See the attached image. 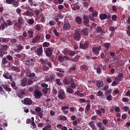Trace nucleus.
<instances>
[{
  "label": "nucleus",
  "mask_w": 130,
  "mask_h": 130,
  "mask_svg": "<svg viewBox=\"0 0 130 130\" xmlns=\"http://www.w3.org/2000/svg\"><path fill=\"white\" fill-rule=\"evenodd\" d=\"M104 124V125H107L108 123V120L107 119H104L102 120V122L100 121L97 123L96 125L98 127H99L100 130H104L105 129V126L104 125H102V124Z\"/></svg>",
  "instance_id": "1"
},
{
  "label": "nucleus",
  "mask_w": 130,
  "mask_h": 130,
  "mask_svg": "<svg viewBox=\"0 0 130 130\" xmlns=\"http://www.w3.org/2000/svg\"><path fill=\"white\" fill-rule=\"evenodd\" d=\"M35 110L36 113H37V115L39 116L40 118H42L43 116V111H42V109L40 108V107H37Z\"/></svg>",
  "instance_id": "2"
},
{
  "label": "nucleus",
  "mask_w": 130,
  "mask_h": 130,
  "mask_svg": "<svg viewBox=\"0 0 130 130\" xmlns=\"http://www.w3.org/2000/svg\"><path fill=\"white\" fill-rule=\"evenodd\" d=\"M22 103L24 105H32L33 101L30 98H25L21 101Z\"/></svg>",
  "instance_id": "3"
},
{
  "label": "nucleus",
  "mask_w": 130,
  "mask_h": 130,
  "mask_svg": "<svg viewBox=\"0 0 130 130\" xmlns=\"http://www.w3.org/2000/svg\"><path fill=\"white\" fill-rule=\"evenodd\" d=\"M74 39L75 41H80L81 40V34L78 30L75 31Z\"/></svg>",
  "instance_id": "4"
},
{
  "label": "nucleus",
  "mask_w": 130,
  "mask_h": 130,
  "mask_svg": "<svg viewBox=\"0 0 130 130\" xmlns=\"http://www.w3.org/2000/svg\"><path fill=\"white\" fill-rule=\"evenodd\" d=\"M52 49L50 47L47 48L45 50V53L46 56H48V57H49L52 55Z\"/></svg>",
  "instance_id": "5"
},
{
  "label": "nucleus",
  "mask_w": 130,
  "mask_h": 130,
  "mask_svg": "<svg viewBox=\"0 0 130 130\" xmlns=\"http://www.w3.org/2000/svg\"><path fill=\"white\" fill-rule=\"evenodd\" d=\"M89 47V41H87L84 44L80 43L79 48L81 49H87Z\"/></svg>",
  "instance_id": "6"
},
{
  "label": "nucleus",
  "mask_w": 130,
  "mask_h": 130,
  "mask_svg": "<svg viewBox=\"0 0 130 130\" xmlns=\"http://www.w3.org/2000/svg\"><path fill=\"white\" fill-rule=\"evenodd\" d=\"M34 96L36 99H40L42 96V92L38 90L34 91Z\"/></svg>",
  "instance_id": "7"
},
{
  "label": "nucleus",
  "mask_w": 130,
  "mask_h": 130,
  "mask_svg": "<svg viewBox=\"0 0 130 130\" xmlns=\"http://www.w3.org/2000/svg\"><path fill=\"white\" fill-rule=\"evenodd\" d=\"M35 59L34 58L31 57V56L28 57L27 59L25 60V63L26 66H30L31 62H35Z\"/></svg>",
  "instance_id": "8"
},
{
  "label": "nucleus",
  "mask_w": 130,
  "mask_h": 130,
  "mask_svg": "<svg viewBox=\"0 0 130 130\" xmlns=\"http://www.w3.org/2000/svg\"><path fill=\"white\" fill-rule=\"evenodd\" d=\"M57 96L59 98V99H60L61 100H63V99L66 98V94L64 91L62 90L59 91Z\"/></svg>",
  "instance_id": "9"
},
{
  "label": "nucleus",
  "mask_w": 130,
  "mask_h": 130,
  "mask_svg": "<svg viewBox=\"0 0 130 130\" xmlns=\"http://www.w3.org/2000/svg\"><path fill=\"white\" fill-rule=\"evenodd\" d=\"M101 46H99L96 47H93L92 48V52L95 55H98L99 54V52L100 51V50L102 49Z\"/></svg>",
  "instance_id": "10"
},
{
  "label": "nucleus",
  "mask_w": 130,
  "mask_h": 130,
  "mask_svg": "<svg viewBox=\"0 0 130 130\" xmlns=\"http://www.w3.org/2000/svg\"><path fill=\"white\" fill-rule=\"evenodd\" d=\"M95 112L97 115H99V116H101V115H102V113L103 114H105V109L102 108L100 109V110H96Z\"/></svg>",
  "instance_id": "11"
},
{
  "label": "nucleus",
  "mask_w": 130,
  "mask_h": 130,
  "mask_svg": "<svg viewBox=\"0 0 130 130\" xmlns=\"http://www.w3.org/2000/svg\"><path fill=\"white\" fill-rule=\"evenodd\" d=\"M96 86L99 88H102V87H103V86H104V82H103V81L99 80L96 81Z\"/></svg>",
  "instance_id": "12"
},
{
  "label": "nucleus",
  "mask_w": 130,
  "mask_h": 130,
  "mask_svg": "<svg viewBox=\"0 0 130 130\" xmlns=\"http://www.w3.org/2000/svg\"><path fill=\"white\" fill-rule=\"evenodd\" d=\"M71 24L69 22H64L63 26V29L66 31L70 30L71 29Z\"/></svg>",
  "instance_id": "13"
},
{
  "label": "nucleus",
  "mask_w": 130,
  "mask_h": 130,
  "mask_svg": "<svg viewBox=\"0 0 130 130\" xmlns=\"http://www.w3.org/2000/svg\"><path fill=\"white\" fill-rule=\"evenodd\" d=\"M36 53L38 56L42 55V53H43V49L42 48V47H40L37 49Z\"/></svg>",
  "instance_id": "14"
},
{
  "label": "nucleus",
  "mask_w": 130,
  "mask_h": 130,
  "mask_svg": "<svg viewBox=\"0 0 130 130\" xmlns=\"http://www.w3.org/2000/svg\"><path fill=\"white\" fill-rule=\"evenodd\" d=\"M20 85L21 87H26L27 86V78L24 77L21 80Z\"/></svg>",
  "instance_id": "15"
},
{
  "label": "nucleus",
  "mask_w": 130,
  "mask_h": 130,
  "mask_svg": "<svg viewBox=\"0 0 130 130\" xmlns=\"http://www.w3.org/2000/svg\"><path fill=\"white\" fill-rule=\"evenodd\" d=\"M25 94H26V92H25V90L24 89H21L18 93V97L22 99L25 96Z\"/></svg>",
  "instance_id": "16"
},
{
  "label": "nucleus",
  "mask_w": 130,
  "mask_h": 130,
  "mask_svg": "<svg viewBox=\"0 0 130 130\" xmlns=\"http://www.w3.org/2000/svg\"><path fill=\"white\" fill-rule=\"evenodd\" d=\"M96 96H98L99 97H101V99H105V96L103 94V91L101 90H99L96 92Z\"/></svg>",
  "instance_id": "17"
},
{
  "label": "nucleus",
  "mask_w": 130,
  "mask_h": 130,
  "mask_svg": "<svg viewBox=\"0 0 130 130\" xmlns=\"http://www.w3.org/2000/svg\"><path fill=\"white\" fill-rule=\"evenodd\" d=\"M83 19L84 20L83 23L85 26H87L89 24V18L86 15H84Z\"/></svg>",
  "instance_id": "18"
},
{
  "label": "nucleus",
  "mask_w": 130,
  "mask_h": 130,
  "mask_svg": "<svg viewBox=\"0 0 130 130\" xmlns=\"http://www.w3.org/2000/svg\"><path fill=\"white\" fill-rule=\"evenodd\" d=\"M104 47L106 48V51H108L111 48V44L109 43H105L104 44Z\"/></svg>",
  "instance_id": "19"
},
{
  "label": "nucleus",
  "mask_w": 130,
  "mask_h": 130,
  "mask_svg": "<svg viewBox=\"0 0 130 130\" xmlns=\"http://www.w3.org/2000/svg\"><path fill=\"white\" fill-rule=\"evenodd\" d=\"M123 77V74L122 73H119L118 75V76L116 77V80L117 81H119V82H121L122 81V77Z\"/></svg>",
  "instance_id": "20"
},
{
  "label": "nucleus",
  "mask_w": 130,
  "mask_h": 130,
  "mask_svg": "<svg viewBox=\"0 0 130 130\" xmlns=\"http://www.w3.org/2000/svg\"><path fill=\"white\" fill-rule=\"evenodd\" d=\"M81 32L83 34V35H85V36H88V35H89V32H88V28L87 27L83 28L81 30Z\"/></svg>",
  "instance_id": "21"
},
{
  "label": "nucleus",
  "mask_w": 130,
  "mask_h": 130,
  "mask_svg": "<svg viewBox=\"0 0 130 130\" xmlns=\"http://www.w3.org/2000/svg\"><path fill=\"white\" fill-rule=\"evenodd\" d=\"M75 21L77 24H79V25H81V24H82V19L80 16H77L75 18Z\"/></svg>",
  "instance_id": "22"
},
{
  "label": "nucleus",
  "mask_w": 130,
  "mask_h": 130,
  "mask_svg": "<svg viewBox=\"0 0 130 130\" xmlns=\"http://www.w3.org/2000/svg\"><path fill=\"white\" fill-rule=\"evenodd\" d=\"M22 15L23 16H29V17H32V16H33V13H32L29 11H27L24 12Z\"/></svg>",
  "instance_id": "23"
},
{
  "label": "nucleus",
  "mask_w": 130,
  "mask_h": 130,
  "mask_svg": "<svg viewBox=\"0 0 130 130\" xmlns=\"http://www.w3.org/2000/svg\"><path fill=\"white\" fill-rule=\"evenodd\" d=\"M66 91H67L69 94H74V90L70 87H66Z\"/></svg>",
  "instance_id": "24"
},
{
  "label": "nucleus",
  "mask_w": 130,
  "mask_h": 130,
  "mask_svg": "<svg viewBox=\"0 0 130 130\" xmlns=\"http://www.w3.org/2000/svg\"><path fill=\"white\" fill-rule=\"evenodd\" d=\"M48 61V59H45L42 58L40 59V62H41L42 64H43V66H45V64L47 63Z\"/></svg>",
  "instance_id": "25"
},
{
  "label": "nucleus",
  "mask_w": 130,
  "mask_h": 130,
  "mask_svg": "<svg viewBox=\"0 0 130 130\" xmlns=\"http://www.w3.org/2000/svg\"><path fill=\"white\" fill-rule=\"evenodd\" d=\"M18 23L20 25H24L25 23L24 22V19L22 17H19L18 20Z\"/></svg>",
  "instance_id": "26"
},
{
  "label": "nucleus",
  "mask_w": 130,
  "mask_h": 130,
  "mask_svg": "<svg viewBox=\"0 0 130 130\" xmlns=\"http://www.w3.org/2000/svg\"><path fill=\"white\" fill-rule=\"evenodd\" d=\"M63 83L64 85H70L71 84V82L68 79V78H64L63 80Z\"/></svg>",
  "instance_id": "27"
},
{
  "label": "nucleus",
  "mask_w": 130,
  "mask_h": 130,
  "mask_svg": "<svg viewBox=\"0 0 130 130\" xmlns=\"http://www.w3.org/2000/svg\"><path fill=\"white\" fill-rule=\"evenodd\" d=\"M80 69L82 71H84V72H86V71L88 70V66L86 64H83L81 66Z\"/></svg>",
  "instance_id": "28"
},
{
  "label": "nucleus",
  "mask_w": 130,
  "mask_h": 130,
  "mask_svg": "<svg viewBox=\"0 0 130 130\" xmlns=\"http://www.w3.org/2000/svg\"><path fill=\"white\" fill-rule=\"evenodd\" d=\"M100 18L101 20H105V19H107V15L105 14H102L100 15Z\"/></svg>",
  "instance_id": "29"
},
{
  "label": "nucleus",
  "mask_w": 130,
  "mask_h": 130,
  "mask_svg": "<svg viewBox=\"0 0 130 130\" xmlns=\"http://www.w3.org/2000/svg\"><path fill=\"white\" fill-rule=\"evenodd\" d=\"M11 87H12L13 88V89H14V90H18V86H17V85H16V83L15 82V81L12 82Z\"/></svg>",
  "instance_id": "30"
},
{
  "label": "nucleus",
  "mask_w": 130,
  "mask_h": 130,
  "mask_svg": "<svg viewBox=\"0 0 130 130\" xmlns=\"http://www.w3.org/2000/svg\"><path fill=\"white\" fill-rule=\"evenodd\" d=\"M90 127H91L92 129H96V127L95 126L94 124V121H91L89 123Z\"/></svg>",
  "instance_id": "31"
},
{
  "label": "nucleus",
  "mask_w": 130,
  "mask_h": 130,
  "mask_svg": "<svg viewBox=\"0 0 130 130\" xmlns=\"http://www.w3.org/2000/svg\"><path fill=\"white\" fill-rule=\"evenodd\" d=\"M27 77H28V78H29L30 79H32V80H34V78L36 77V74H35V73H32L28 75Z\"/></svg>",
  "instance_id": "32"
},
{
  "label": "nucleus",
  "mask_w": 130,
  "mask_h": 130,
  "mask_svg": "<svg viewBox=\"0 0 130 130\" xmlns=\"http://www.w3.org/2000/svg\"><path fill=\"white\" fill-rule=\"evenodd\" d=\"M91 16L97 18V17H98V12L96 11V10H94L91 13Z\"/></svg>",
  "instance_id": "33"
},
{
  "label": "nucleus",
  "mask_w": 130,
  "mask_h": 130,
  "mask_svg": "<svg viewBox=\"0 0 130 130\" xmlns=\"http://www.w3.org/2000/svg\"><path fill=\"white\" fill-rule=\"evenodd\" d=\"M3 88L7 91V92H11L12 91V88L8 87L7 85H3Z\"/></svg>",
  "instance_id": "34"
},
{
  "label": "nucleus",
  "mask_w": 130,
  "mask_h": 130,
  "mask_svg": "<svg viewBox=\"0 0 130 130\" xmlns=\"http://www.w3.org/2000/svg\"><path fill=\"white\" fill-rule=\"evenodd\" d=\"M9 38H1V42H9Z\"/></svg>",
  "instance_id": "35"
},
{
  "label": "nucleus",
  "mask_w": 130,
  "mask_h": 130,
  "mask_svg": "<svg viewBox=\"0 0 130 130\" xmlns=\"http://www.w3.org/2000/svg\"><path fill=\"white\" fill-rule=\"evenodd\" d=\"M27 23L29 24V25H33V24H34V19H29L27 21Z\"/></svg>",
  "instance_id": "36"
},
{
  "label": "nucleus",
  "mask_w": 130,
  "mask_h": 130,
  "mask_svg": "<svg viewBox=\"0 0 130 130\" xmlns=\"http://www.w3.org/2000/svg\"><path fill=\"white\" fill-rule=\"evenodd\" d=\"M42 92L43 94H45V95H46V94H47V93L48 92V88H43Z\"/></svg>",
  "instance_id": "37"
},
{
  "label": "nucleus",
  "mask_w": 130,
  "mask_h": 130,
  "mask_svg": "<svg viewBox=\"0 0 130 130\" xmlns=\"http://www.w3.org/2000/svg\"><path fill=\"white\" fill-rule=\"evenodd\" d=\"M43 47H49L50 44L47 42H45L43 43Z\"/></svg>",
  "instance_id": "38"
},
{
  "label": "nucleus",
  "mask_w": 130,
  "mask_h": 130,
  "mask_svg": "<svg viewBox=\"0 0 130 130\" xmlns=\"http://www.w3.org/2000/svg\"><path fill=\"white\" fill-rule=\"evenodd\" d=\"M69 55H71V56H74L76 54V51L70 50L68 52Z\"/></svg>",
  "instance_id": "39"
},
{
  "label": "nucleus",
  "mask_w": 130,
  "mask_h": 130,
  "mask_svg": "<svg viewBox=\"0 0 130 130\" xmlns=\"http://www.w3.org/2000/svg\"><path fill=\"white\" fill-rule=\"evenodd\" d=\"M9 62V61H8V60H7V58H6V57H4L2 59V63L3 64H7V63H8Z\"/></svg>",
  "instance_id": "40"
},
{
  "label": "nucleus",
  "mask_w": 130,
  "mask_h": 130,
  "mask_svg": "<svg viewBox=\"0 0 130 130\" xmlns=\"http://www.w3.org/2000/svg\"><path fill=\"white\" fill-rule=\"evenodd\" d=\"M27 33L30 37V38H33V34H34V32L32 30H28L27 31Z\"/></svg>",
  "instance_id": "41"
},
{
  "label": "nucleus",
  "mask_w": 130,
  "mask_h": 130,
  "mask_svg": "<svg viewBox=\"0 0 130 130\" xmlns=\"http://www.w3.org/2000/svg\"><path fill=\"white\" fill-rule=\"evenodd\" d=\"M106 99H107V100H108V101H112V95H111V94H109V95H106Z\"/></svg>",
  "instance_id": "42"
},
{
  "label": "nucleus",
  "mask_w": 130,
  "mask_h": 130,
  "mask_svg": "<svg viewBox=\"0 0 130 130\" xmlns=\"http://www.w3.org/2000/svg\"><path fill=\"white\" fill-rule=\"evenodd\" d=\"M79 102H82V103H85V102H87V103H90V101L89 100L86 101V99H80Z\"/></svg>",
  "instance_id": "43"
},
{
  "label": "nucleus",
  "mask_w": 130,
  "mask_h": 130,
  "mask_svg": "<svg viewBox=\"0 0 130 130\" xmlns=\"http://www.w3.org/2000/svg\"><path fill=\"white\" fill-rule=\"evenodd\" d=\"M80 59V56L79 55L75 56L73 59V61H77V60H79Z\"/></svg>",
  "instance_id": "44"
},
{
  "label": "nucleus",
  "mask_w": 130,
  "mask_h": 130,
  "mask_svg": "<svg viewBox=\"0 0 130 130\" xmlns=\"http://www.w3.org/2000/svg\"><path fill=\"white\" fill-rule=\"evenodd\" d=\"M56 84L58 85V86H61V85H62L60 82V79L58 78L56 79Z\"/></svg>",
  "instance_id": "45"
},
{
  "label": "nucleus",
  "mask_w": 130,
  "mask_h": 130,
  "mask_svg": "<svg viewBox=\"0 0 130 130\" xmlns=\"http://www.w3.org/2000/svg\"><path fill=\"white\" fill-rule=\"evenodd\" d=\"M40 17L41 18V22H44V21H45V19H44L45 17H44V15H43V13H41L40 15Z\"/></svg>",
  "instance_id": "46"
},
{
  "label": "nucleus",
  "mask_w": 130,
  "mask_h": 130,
  "mask_svg": "<svg viewBox=\"0 0 130 130\" xmlns=\"http://www.w3.org/2000/svg\"><path fill=\"white\" fill-rule=\"evenodd\" d=\"M14 26H15V27H17V28H18V29H21V28H22V25L19 23H15Z\"/></svg>",
  "instance_id": "47"
},
{
  "label": "nucleus",
  "mask_w": 130,
  "mask_h": 130,
  "mask_svg": "<svg viewBox=\"0 0 130 130\" xmlns=\"http://www.w3.org/2000/svg\"><path fill=\"white\" fill-rule=\"evenodd\" d=\"M90 108H91V105L87 104L85 107V111H87L88 112L90 110Z\"/></svg>",
  "instance_id": "48"
},
{
  "label": "nucleus",
  "mask_w": 130,
  "mask_h": 130,
  "mask_svg": "<svg viewBox=\"0 0 130 130\" xmlns=\"http://www.w3.org/2000/svg\"><path fill=\"white\" fill-rule=\"evenodd\" d=\"M3 77L5 79H7V80L9 79H12V76H9V75H7L6 74H3Z\"/></svg>",
  "instance_id": "49"
},
{
  "label": "nucleus",
  "mask_w": 130,
  "mask_h": 130,
  "mask_svg": "<svg viewBox=\"0 0 130 130\" xmlns=\"http://www.w3.org/2000/svg\"><path fill=\"white\" fill-rule=\"evenodd\" d=\"M96 32H102V28L101 26H98L96 28Z\"/></svg>",
  "instance_id": "50"
},
{
  "label": "nucleus",
  "mask_w": 130,
  "mask_h": 130,
  "mask_svg": "<svg viewBox=\"0 0 130 130\" xmlns=\"http://www.w3.org/2000/svg\"><path fill=\"white\" fill-rule=\"evenodd\" d=\"M51 128V125L48 124L43 128V130H48L49 128Z\"/></svg>",
  "instance_id": "51"
},
{
  "label": "nucleus",
  "mask_w": 130,
  "mask_h": 130,
  "mask_svg": "<svg viewBox=\"0 0 130 130\" xmlns=\"http://www.w3.org/2000/svg\"><path fill=\"white\" fill-rule=\"evenodd\" d=\"M89 19L91 20V21H92V22H95L96 21V19H95V16H92V15H89L88 16Z\"/></svg>",
  "instance_id": "52"
},
{
  "label": "nucleus",
  "mask_w": 130,
  "mask_h": 130,
  "mask_svg": "<svg viewBox=\"0 0 130 130\" xmlns=\"http://www.w3.org/2000/svg\"><path fill=\"white\" fill-rule=\"evenodd\" d=\"M70 87L72 89H75L76 87H77V85H76V83H75V82H72L71 83Z\"/></svg>",
  "instance_id": "53"
},
{
  "label": "nucleus",
  "mask_w": 130,
  "mask_h": 130,
  "mask_svg": "<svg viewBox=\"0 0 130 130\" xmlns=\"http://www.w3.org/2000/svg\"><path fill=\"white\" fill-rule=\"evenodd\" d=\"M106 82L107 83H112V77H109L106 78Z\"/></svg>",
  "instance_id": "54"
},
{
  "label": "nucleus",
  "mask_w": 130,
  "mask_h": 130,
  "mask_svg": "<svg viewBox=\"0 0 130 130\" xmlns=\"http://www.w3.org/2000/svg\"><path fill=\"white\" fill-rule=\"evenodd\" d=\"M13 6L15 7V8H17V7H19V3L17 1L13 2Z\"/></svg>",
  "instance_id": "55"
},
{
  "label": "nucleus",
  "mask_w": 130,
  "mask_h": 130,
  "mask_svg": "<svg viewBox=\"0 0 130 130\" xmlns=\"http://www.w3.org/2000/svg\"><path fill=\"white\" fill-rule=\"evenodd\" d=\"M12 70L13 71H15V72H19V68L17 67H16L15 66H12L11 67Z\"/></svg>",
  "instance_id": "56"
},
{
  "label": "nucleus",
  "mask_w": 130,
  "mask_h": 130,
  "mask_svg": "<svg viewBox=\"0 0 130 130\" xmlns=\"http://www.w3.org/2000/svg\"><path fill=\"white\" fill-rule=\"evenodd\" d=\"M26 84L30 86L31 84H33V81L31 79H28L27 80Z\"/></svg>",
  "instance_id": "57"
},
{
  "label": "nucleus",
  "mask_w": 130,
  "mask_h": 130,
  "mask_svg": "<svg viewBox=\"0 0 130 130\" xmlns=\"http://www.w3.org/2000/svg\"><path fill=\"white\" fill-rule=\"evenodd\" d=\"M10 41L12 44H15V43H17V42H18V41L16 39H11Z\"/></svg>",
  "instance_id": "58"
},
{
  "label": "nucleus",
  "mask_w": 130,
  "mask_h": 130,
  "mask_svg": "<svg viewBox=\"0 0 130 130\" xmlns=\"http://www.w3.org/2000/svg\"><path fill=\"white\" fill-rule=\"evenodd\" d=\"M6 27H8V24L2 23L1 25V28H2L3 30L5 29Z\"/></svg>",
  "instance_id": "59"
},
{
  "label": "nucleus",
  "mask_w": 130,
  "mask_h": 130,
  "mask_svg": "<svg viewBox=\"0 0 130 130\" xmlns=\"http://www.w3.org/2000/svg\"><path fill=\"white\" fill-rule=\"evenodd\" d=\"M16 47L19 49V50L21 51L22 49H24V47L23 46L21 45H17Z\"/></svg>",
  "instance_id": "60"
},
{
  "label": "nucleus",
  "mask_w": 130,
  "mask_h": 130,
  "mask_svg": "<svg viewBox=\"0 0 130 130\" xmlns=\"http://www.w3.org/2000/svg\"><path fill=\"white\" fill-rule=\"evenodd\" d=\"M58 60L60 62H62L64 60V58L61 56H59L58 57Z\"/></svg>",
  "instance_id": "61"
},
{
  "label": "nucleus",
  "mask_w": 130,
  "mask_h": 130,
  "mask_svg": "<svg viewBox=\"0 0 130 130\" xmlns=\"http://www.w3.org/2000/svg\"><path fill=\"white\" fill-rule=\"evenodd\" d=\"M96 73L97 74H101L102 73V70L100 67H98L96 68Z\"/></svg>",
  "instance_id": "62"
},
{
  "label": "nucleus",
  "mask_w": 130,
  "mask_h": 130,
  "mask_svg": "<svg viewBox=\"0 0 130 130\" xmlns=\"http://www.w3.org/2000/svg\"><path fill=\"white\" fill-rule=\"evenodd\" d=\"M56 71L60 73H64V70L61 68H57Z\"/></svg>",
  "instance_id": "63"
},
{
  "label": "nucleus",
  "mask_w": 130,
  "mask_h": 130,
  "mask_svg": "<svg viewBox=\"0 0 130 130\" xmlns=\"http://www.w3.org/2000/svg\"><path fill=\"white\" fill-rule=\"evenodd\" d=\"M111 94V90L110 89L106 90L105 95L106 96L110 95Z\"/></svg>",
  "instance_id": "64"
}]
</instances>
